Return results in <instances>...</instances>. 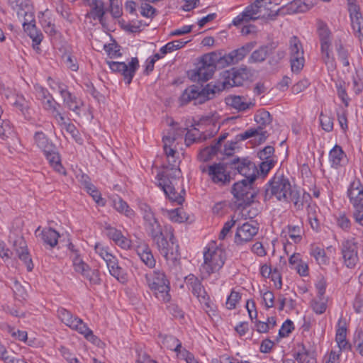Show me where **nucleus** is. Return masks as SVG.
Returning <instances> with one entry per match:
<instances>
[{"mask_svg":"<svg viewBox=\"0 0 363 363\" xmlns=\"http://www.w3.org/2000/svg\"><path fill=\"white\" fill-rule=\"evenodd\" d=\"M246 70V67L240 69L233 68L231 71H227L225 73V79L221 82H219L214 84L211 82L205 86L197 84L188 86L179 97L181 105H186L191 101H194L195 105L202 104L208 100L213 99L216 97V94L225 89L242 86L245 80L243 74H247L245 73Z\"/></svg>","mask_w":363,"mask_h":363,"instance_id":"1","label":"nucleus"},{"mask_svg":"<svg viewBox=\"0 0 363 363\" xmlns=\"http://www.w3.org/2000/svg\"><path fill=\"white\" fill-rule=\"evenodd\" d=\"M233 162V167L236 169L238 174L245 177V179L235 182L232 187V194L237 199L235 203L238 209H245L250 206L257 196V192L252 189V185L256 180L258 169L255 164L247 158H243V162L235 160Z\"/></svg>","mask_w":363,"mask_h":363,"instance_id":"2","label":"nucleus"},{"mask_svg":"<svg viewBox=\"0 0 363 363\" xmlns=\"http://www.w3.org/2000/svg\"><path fill=\"white\" fill-rule=\"evenodd\" d=\"M273 196L279 201L293 202L297 209L303 208V201H299V191L292 187L288 178L283 174H276L265 186L264 201Z\"/></svg>","mask_w":363,"mask_h":363,"instance_id":"3","label":"nucleus"},{"mask_svg":"<svg viewBox=\"0 0 363 363\" xmlns=\"http://www.w3.org/2000/svg\"><path fill=\"white\" fill-rule=\"evenodd\" d=\"M236 160L243 162V158L235 157L229 162H221L208 165V174L211 181L214 184L222 186L230 184V181L233 179L232 174L235 175L238 174L236 169L231 164L234 162H237Z\"/></svg>","mask_w":363,"mask_h":363,"instance_id":"4","label":"nucleus"},{"mask_svg":"<svg viewBox=\"0 0 363 363\" xmlns=\"http://www.w3.org/2000/svg\"><path fill=\"white\" fill-rule=\"evenodd\" d=\"M218 55L216 51L203 55L198 63L196 69L193 71L191 79L206 82L213 77L216 69H223V67L220 66Z\"/></svg>","mask_w":363,"mask_h":363,"instance_id":"5","label":"nucleus"},{"mask_svg":"<svg viewBox=\"0 0 363 363\" xmlns=\"http://www.w3.org/2000/svg\"><path fill=\"white\" fill-rule=\"evenodd\" d=\"M145 279L149 288L159 300L165 303L170 301L169 282L164 273L155 272L152 274H146Z\"/></svg>","mask_w":363,"mask_h":363,"instance_id":"6","label":"nucleus"},{"mask_svg":"<svg viewBox=\"0 0 363 363\" xmlns=\"http://www.w3.org/2000/svg\"><path fill=\"white\" fill-rule=\"evenodd\" d=\"M203 259L201 270L210 275L223 267L226 259V253L221 248L217 247L213 250L207 249L203 252Z\"/></svg>","mask_w":363,"mask_h":363,"instance_id":"7","label":"nucleus"},{"mask_svg":"<svg viewBox=\"0 0 363 363\" xmlns=\"http://www.w3.org/2000/svg\"><path fill=\"white\" fill-rule=\"evenodd\" d=\"M347 196L354 208L353 214L356 222L363 225V186L359 179L350 184Z\"/></svg>","mask_w":363,"mask_h":363,"instance_id":"8","label":"nucleus"},{"mask_svg":"<svg viewBox=\"0 0 363 363\" xmlns=\"http://www.w3.org/2000/svg\"><path fill=\"white\" fill-rule=\"evenodd\" d=\"M177 171L178 174L180 173L179 169ZM178 177L179 174H177L176 172L173 175L167 174L164 172H158L157 174V179L159 182L158 185L162 188L166 196L172 202L182 205L184 201V197L176 191L174 185L171 180V179H177Z\"/></svg>","mask_w":363,"mask_h":363,"instance_id":"9","label":"nucleus"},{"mask_svg":"<svg viewBox=\"0 0 363 363\" xmlns=\"http://www.w3.org/2000/svg\"><path fill=\"white\" fill-rule=\"evenodd\" d=\"M257 43L251 41L245 43L240 48L233 50L228 54L223 53V51H216L220 60V66L225 67L226 66L234 65L245 58L250 51L255 47Z\"/></svg>","mask_w":363,"mask_h":363,"instance_id":"10","label":"nucleus"},{"mask_svg":"<svg viewBox=\"0 0 363 363\" xmlns=\"http://www.w3.org/2000/svg\"><path fill=\"white\" fill-rule=\"evenodd\" d=\"M318 36L320 42V50L323 54V60L328 68L335 69L336 64L335 58L330 55V31L326 24L321 22L318 29Z\"/></svg>","mask_w":363,"mask_h":363,"instance_id":"11","label":"nucleus"},{"mask_svg":"<svg viewBox=\"0 0 363 363\" xmlns=\"http://www.w3.org/2000/svg\"><path fill=\"white\" fill-rule=\"evenodd\" d=\"M174 240V236L172 233L169 238V242L172 245L171 247L164 234L153 240L157 250L167 260H176L179 256V245L175 242Z\"/></svg>","mask_w":363,"mask_h":363,"instance_id":"12","label":"nucleus"},{"mask_svg":"<svg viewBox=\"0 0 363 363\" xmlns=\"http://www.w3.org/2000/svg\"><path fill=\"white\" fill-rule=\"evenodd\" d=\"M110 69L113 72H118L122 74L125 83L129 84L139 67V61L137 57H132L129 65L125 62L107 61Z\"/></svg>","mask_w":363,"mask_h":363,"instance_id":"13","label":"nucleus"},{"mask_svg":"<svg viewBox=\"0 0 363 363\" xmlns=\"http://www.w3.org/2000/svg\"><path fill=\"white\" fill-rule=\"evenodd\" d=\"M185 282L189 289L201 303H204L208 308L210 307L208 300L209 296L203 286L201 281L191 274L185 277Z\"/></svg>","mask_w":363,"mask_h":363,"instance_id":"14","label":"nucleus"},{"mask_svg":"<svg viewBox=\"0 0 363 363\" xmlns=\"http://www.w3.org/2000/svg\"><path fill=\"white\" fill-rule=\"evenodd\" d=\"M341 253L346 267L354 268L359 260L356 242L352 240L343 241L341 245Z\"/></svg>","mask_w":363,"mask_h":363,"instance_id":"15","label":"nucleus"},{"mask_svg":"<svg viewBox=\"0 0 363 363\" xmlns=\"http://www.w3.org/2000/svg\"><path fill=\"white\" fill-rule=\"evenodd\" d=\"M259 227L257 224H252L249 222L243 223L237 228L234 241L237 245L251 241L255 235L258 233Z\"/></svg>","mask_w":363,"mask_h":363,"instance_id":"16","label":"nucleus"},{"mask_svg":"<svg viewBox=\"0 0 363 363\" xmlns=\"http://www.w3.org/2000/svg\"><path fill=\"white\" fill-rule=\"evenodd\" d=\"M42 150L50 164L54 168V169L60 174H66L65 168L61 164L60 157L57 147L55 145L51 142Z\"/></svg>","mask_w":363,"mask_h":363,"instance_id":"17","label":"nucleus"},{"mask_svg":"<svg viewBox=\"0 0 363 363\" xmlns=\"http://www.w3.org/2000/svg\"><path fill=\"white\" fill-rule=\"evenodd\" d=\"M13 248L18 258L23 261L26 265L27 270L31 272L33 269V264L30 257L26 242L23 237H18L13 241Z\"/></svg>","mask_w":363,"mask_h":363,"instance_id":"18","label":"nucleus"},{"mask_svg":"<svg viewBox=\"0 0 363 363\" xmlns=\"http://www.w3.org/2000/svg\"><path fill=\"white\" fill-rule=\"evenodd\" d=\"M278 47L277 42H271L267 45L259 47L258 49L253 51L248 59L249 63H260L264 62L266 58L272 54V52Z\"/></svg>","mask_w":363,"mask_h":363,"instance_id":"19","label":"nucleus"},{"mask_svg":"<svg viewBox=\"0 0 363 363\" xmlns=\"http://www.w3.org/2000/svg\"><path fill=\"white\" fill-rule=\"evenodd\" d=\"M22 25L25 33L32 39L33 49H39L38 45L43 39V35L41 30L37 28L35 18L33 17L30 21H23Z\"/></svg>","mask_w":363,"mask_h":363,"instance_id":"20","label":"nucleus"},{"mask_svg":"<svg viewBox=\"0 0 363 363\" xmlns=\"http://www.w3.org/2000/svg\"><path fill=\"white\" fill-rule=\"evenodd\" d=\"M104 260L106 262L110 274L120 281L126 280V274L124 269L118 265V259L112 254L105 255Z\"/></svg>","mask_w":363,"mask_h":363,"instance_id":"21","label":"nucleus"},{"mask_svg":"<svg viewBox=\"0 0 363 363\" xmlns=\"http://www.w3.org/2000/svg\"><path fill=\"white\" fill-rule=\"evenodd\" d=\"M89 6L91 7V9L86 14V17L93 18L94 20L98 19L100 23L104 26V16L105 14L104 2L102 0H92L91 3H89Z\"/></svg>","mask_w":363,"mask_h":363,"instance_id":"22","label":"nucleus"},{"mask_svg":"<svg viewBox=\"0 0 363 363\" xmlns=\"http://www.w3.org/2000/svg\"><path fill=\"white\" fill-rule=\"evenodd\" d=\"M16 11L18 18H23V21H32L34 17V11L30 0H23L18 3L16 8H12Z\"/></svg>","mask_w":363,"mask_h":363,"instance_id":"23","label":"nucleus"},{"mask_svg":"<svg viewBox=\"0 0 363 363\" xmlns=\"http://www.w3.org/2000/svg\"><path fill=\"white\" fill-rule=\"evenodd\" d=\"M135 250L142 262L146 266L150 268H153L155 266L156 261L147 244L144 243L138 245Z\"/></svg>","mask_w":363,"mask_h":363,"instance_id":"24","label":"nucleus"},{"mask_svg":"<svg viewBox=\"0 0 363 363\" xmlns=\"http://www.w3.org/2000/svg\"><path fill=\"white\" fill-rule=\"evenodd\" d=\"M44 244L49 245L51 248L55 247L58 242L60 234L52 228H44L39 234Z\"/></svg>","mask_w":363,"mask_h":363,"instance_id":"25","label":"nucleus"},{"mask_svg":"<svg viewBox=\"0 0 363 363\" xmlns=\"http://www.w3.org/2000/svg\"><path fill=\"white\" fill-rule=\"evenodd\" d=\"M350 16L353 30L359 33V37L363 38V18L361 13L359 11H357L355 7H353Z\"/></svg>","mask_w":363,"mask_h":363,"instance_id":"26","label":"nucleus"},{"mask_svg":"<svg viewBox=\"0 0 363 363\" xmlns=\"http://www.w3.org/2000/svg\"><path fill=\"white\" fill-rule=\"evenodd\" d=\"M145 226L147 234L151 237L152 240L163 235L162 226L155 217L150 220L145 222Z\"/></svg>","mask_w":363,"mask_h":363,"instance_id":"27","label":"nucleus"},{"mask_svg":"<svg viewBox=\"0 0 363 363\" xmlns=\"http://www.w3.org/2000/svg\"><path fill=\"white\" fill-rule=\"evenodd\" d=\"M226 104L228 106L237 109L238 111H245L247 109L252 107L255 104L246 103L242 101V97L240 96H233L226 99Z\"/></svg>","mask_w":363,"mask_h":363,"instance_id":"28","label":"nucleus"},{"mask_svg":"<svg viewBox=\"0 0 363 363\" xmlns=\"http://www.w3.org/2000/svg\"><path fill=\"white\" fill-rule=\"evenodd\" d=\"M113 206L118 212L124 214L128 218H131L135 216L134 211L121 197L113 200Z\"/></svg>","mask_w":363,"mask_h":363,"instance_id":"29","label":"nucleus"},{"mask_svg":"<svg viewBox=\"0 0 363 363\" xmlns=\"http://www.w3.org/2000/svg\"><path fill=\"white\" fill-rule=\"evenodd\" d=\"M308 9V5L302 0H294L286 5V12L288 13H303Z\"/></svg>","mask_w":363,"mask_h":363,"instance_id":"30","label":"nucleus"},{"mask_svg":"<svg viewBox=\"0 0 363 363\" xmlns=\"http://www.w3.org/2000/svg\"><path fill=\"white\" fill-rule=\"evenodd\" d=\"M290 58L303 56V49L300 40L296 36H293L289 40Z\"/></svg>","mask_w":363,"mask_h":363,"instance_id":"31","label":"nucleus"},{"mask_svg":"<svg viewBox=\"0 0 363 363\" xmlns=\"http://www.w3.org/2000/svg\"><path fill=\"white\" fill-rule=\"evenodd\" d=\"M281 0H270L268 2H266L264 5V8L269 11L267 14V18L270 20H274L277 16L279 15L280 12L284 13V10L286 9V6H283L281 8L274 9L272 5L274 4V6H277L280 4Z\"/></svg>","mask_w":363,"mask_h":363,"instance_id":"32","label":"nucleus"},{"mask_svg":"<svg viewBox=\"0 0 363 363\" xmlns=\"http://www.w3.org/2000/svg\"><path fill=\"white\" fill-rule=\"evenodd\" d=\"M345 156L342 147L339 145H335L334 147L330 151L329 158L332 162V166L337 167L340 165L343 157Z\"/></svg>","mask_w":363,"mask_h":363,"instance_id":"33","label":"nucleus"},{"mask_svg":"<svg viewBox=\"0 0 363 363\" xmlns=\"http://www.w3.org/2000/svg\"><path fill=\"white\" fill-rule=\"evenodd\" d=\"M191 40H173L172 42H169L164 46L160 48V52L162 55H164L169 52H172L174 50H179L184 47L186 43L190 42Z\"/></svg>","mask_w":363,"mask_h":363,"instance_id":"34","label":"nucleus"},{"mask_svg":"<svg viewBox=\"0 0 363 363\" xmlns=\"http://www.w3.org/2000/svg\"><path fill=\"white\" fill-rule=\"evenodd\" d=\"M264 6L262 4H259V1H256L251 5L248 6L245 10L242 12V16L247 18L248 22L251 20L255 21L259 18V17H255L254 16L259 12V9Z\"/></svg>","mask_w":363,"mask_h":363,"instance_id":"35","label":"nucleus"},{"mask_svg":"<svg viewBox=\"0 0 363 363\" xmlns=\"http://www.w3.org/2000/svg\"><path fill=\"white\" fill-rule=\"evenodd\" d=\"M67 108L72 111L77 116H80V111L83 106V102L77 99L75 96L72 95L69 98H66L64 101Z\"/></svg>","mask_w":363,"mask_h":363,"instance_id":"36","label":"nucleus"},{"mask_svg":"<svg viewBox=\"0 0 363 363\" xmlns=\"http://www.w3.org/2000/svg\"><path fill=\"white\" fill-rule=\"evenodd\" d=\"M162 337V344L167 348L173 351H177L179 348H182L181 342L175 337L172 335H161Z\"/></svg>","mask_w":363,"mask_h":363,"instance_id":"37","label":"nucleus"},{"mask_svg":"<svg viewBox=\"0 0 363 363\" xmlns=\"http://www.w3.org/2000/svg\"><path fill=\"white\" fill-rule=\"evenodd\" d=\"M335 47L337 51L338 57L342 62V64L345 67H347L350 65V62L348 60L349 53L348 51L343 46L341 40H337L335 41Z\"/></svg>","mask_w":363,"mask_h":363,"instance_id":"38","label":"nucleus"},{"mask_svg":"<svg viewBox=\"0 0 363 363\" xmlns=\"http://www.w3.org/2000/svg\"><path fill=\"white\" fill-rule=\"evenodd\" d=\"M255 121L258 124L257 127L264 129L267 125H269L272 122V118L269 111H263L255 116Z\"/></svg>","mask_w":363,"mask_h":363,"instance_id":"39","label":"nucleus"},{"mask_svg":"<svg viewBox=\"0 0 363 363\" xmlns=\"http://www.w3.org/2000/svg\"><path fill=\"white\" fill-rule=\"evenodd\" d=\"M44 106L46 109L51 110L53 113H55V117L59 119L60 122L64 123V116L56 108V106H60V104H57L51 96L50 99L44 102Z\"/></svg>","mask_w":363,"mask_h":363,"instance_id":"40","label":"nucleus"},{"mask_svg":"<svg viewBox=\"0 0 363 363\" xmlns=\"http://www.w3.org/2000/svg\"><path fill=\"white\" fill-rule=\"evenodd\" d=\"M320 123L322 128L326 132H331L333 130V118L323 112L319 116Z\"/></svg>","mask_w":363,"mask_h":363,"instance_id":"41","label":"nucleus"},{"mask_svg":"<svg viewBox=\"0 0 363 363\" xmlns=\"http://www.w3.org/2000/svg\"><path fill=\"white\" fill-rule=\"evenodd\" d=\"M169 218L175 223H183L186 219V214L180 209L167 210Z\"/></svg>","mask_w":363,"mask_h":363,"instance_id":"42","label":"nucleus"},{"mask_svg":"<svg viewBox=\"0 0 363 363\" xmlns=\"http://www.w3.org/2000/svg\"><path fill=\"white\" fill-rule=\"evenodd\" d=\"M13 105L21 110L26 118L29 119L30 118L28 104L23 96H18L16 100L13 103Z\"/></svg>","mask_w":363,"mask_h":363,"instance_id":"43","label":"nucleus"},{"mask_svg":"<svg viewBox=\"0 0 363 363\" xmlns=\"http://www.w3.org/2000/svg\"><path fill=\"white\" fill-rule=\"evenodd\" d=\"M217 152L218 151L216 150L215 147L210 145L202 149L198 157L201 161L206 162L211 160L213 156L216 155Z\"/></svg>","mask_w":363,"mask_h":363,"instance_id":"44","label":"nucleus"},{"mask_svg":"<svg viewBox=\"0 0 363 363\" xmlns=\"http://www.w3.org/2000/svg\"><path fill=\"white\" fill-rule=\"evenodd\" d=\"M62 59L67 65V67L72 71H77L79 69L77 59L72 56L70 53H64L62 56Z\"/></svg>","mask_w":363,"mask_h":363,"instance_id":"45","label":"nucleus"},{"mask_svg":"<svg viewBox=\"0 0 363 363\" xmlns=\"http://www.w3.org/2000/svg\"><path fill=\"white\" fill-rule=\"evenodd\" d=\"M119 48L120 46L116 43V41L113 43L105 44L104 45V49L111 58L121 56Z\"/></svg>","mask_w":363,"mask_h":363,"instance_id":"46","label":"nucleus"},{"mask_svg":"<svg viewBox=\"0 0 363 363\" xmlns=\"http://www.w3.org/2000/svg\"><path fill=\"white\" fill-rule=\"evenodd\" d=\"M70 328L76 330L79 333L84 335V336H85L86 334H87L91 330L83 322V320L78 317H75L74 323L72 324Z\"/></svg>","mask_w":363,"mask_h":363,"instance_id":"47","label":"nucleus"},{"mask_svg":"<svg viewBox=\"0 0 363 363\" xmlns=\"http://www.w3.org/2000/svg\"><path fill=\"white\" fill-rule=\"evenodd\" d=\"M335 86L337 88L338 96L341 99L345 106H348L350 99L345 88V82L340 81L339 82L336 83Z\"/></svg>","mask_w":363,"mask_h":363,"instance_id":"48","label":"nucleus"},{"mask_svg":"<svg viewBox=\"0 0 363 363\" xmlns=\"http://www.w3.org/2000/svg\"><path fill=\"white\" fill-rule=\"evenodd\" d=\"M304 57H294L290 58L291 68L293 72L298 73L304 66Z\"/></svg>","mask_w":363,"mask_h":363,"instance_id":"49","label":"nucleus"},{"mask_svg":"<svg viewBox=\"0 0 363 363\" xmlns=\"http://www.w3.org/2000/svg\"><path fill=\"white\" fill-rule=\"evenodd\" d=\"M294 330V323L287 319L284 322L281 328L279 330V336L280 337H287Z\"/></svg>","mask_w":363,"mask_h":363,"instance_id":"50","label":"nucleus"},{"mask_svg":"<svg viewBox=\"0 0 363 363\" xmlns=\"http://www.w3.org/2000/svg\"><path fill=\"white\" fill-rule=\"evenodd\" d=\"M57 312L62 321L70 328L72 324L74 323L75 317H73L72 314L65 308H60Z\"/></svg>","mask_w":363,"mask_h":363,"instance_id":"51","label":"nucleus"},{"mask_svg":"<svg viewBox=\"0 0 363 363\" xmlns=\"http://www.w3.org/2000/svg\"><path fill=\"white\" fill-rule=\"evenodd\" d=\"M83 276L87 279L91 284H100L101 283L99 272L97 269L92 270L89 268Z\"/></svg>","mask_w":363,"mask_h":363,"instance_id":"52","label":"nucleus"},{"mask_svg":"<svg viewBox=\"0 0 363 363\" xmlns=\"http://www.w3.org/2000/svg\"><path fill=\"white\" fill-rule=\"evenodd\" d=\"M34 139L37 146L41 150L51 143L43 132H36L34 135Z\"/></svg>","mask_w":363,"mask_h":363,"instance_id":"53","label":"nucleus"},{"mask_svg":"<svg viewBox=\"0 0 363 363\" xmlns=\"http://www.w3.org/2000/svg\"><path fill=\"white\" fill-rule=\"evenodd\" d=\"M139 209L143 214V219L145 222H147L148 220H152L153 218H155V215L153 212L152 211V209L149 205H147L146 203L140 202L138 204Z\"/></svg>","mask_w":363,"mask_h":363,"instance_id":"54","label":"nucleus"},{"mask_svg":"<svg viewBox=\"0 0 363 363\" xmlns=\"http://www.w3.org/2000/svg\"><path fill=\"white\" fill-rule=\"evenodd\" d=\"M289 237L295 242L298 243L301 240V227L298 225H288Z\"/></svg>","mask_w":363,"mask_h":363,"instance_id":"55","label":"nucleus"},{"mask_svg":"<svg viewBox=\"0 0 363 363\" xmlns=\"http://www.w3.org/2000/svg\"><path fill=\"white\" fill-rule=\"evenodd\" d=\"M105 230L106 231V235L111 240H112L115 243L121 238L122 233L121 230H117L116 228L111 227L110 225H107L105 227Z\"/></svg>","mask_w":363,"mask_h":363,"instance_id":"56","label":"nucleus"},{"mask_svg":"<svg viewBox=\"0 0 363 363\" xmlns=\"http://www.w3.org/2000/svg\"><path fill=\"white\" fill-rule=\"evenodd\" d=\"M354 344L360 355L363 356V331L357 330L354 336Z\"/></svg>","mask_w":363,"mask_h":363,"instance_id":"57","label":"nucleus"},{"mask_svg":"<svg viewBox=\"0 0 363 363\" xmlns=\"http://www.w3.org/2000/svg\"><path fill=\"white\" fill-rule=\"evenodd\" d=\"M274 148L271 145H267L262 150H261L257 155L261 160H274L272 159V156L274 155Z\"/></svg>","mask_w":363,"mask_h":363,"instance_id":"58","label":"nucleus"},{"mask_svg":"<svg viewBox=\"0 0 363 363\" xmlns=\"http://www.w3.org/2000/svg\"><path fill=\"white\" fill-rule=\"evenodd\" d=\"M286 52L284 50H279L276 52L273 51L272 54L269 55L268 62L270 65H277L284 58Z\"/></svg>","mask_w":363,"mask_h":363,"instance_id":"59","label":"nucleus"},{"mask_svg":"<svg viewBox=\"0 0 363 363\" xmlns=\"http://www.w3.org/2000/svg\"><path fill=\"white\" fill-rule=\"evenodd\" d=\"M235 223H236V220H234L233 217H232L230 220H228L225 223V224L218 235L219 240L225 239L227 235L230 232V230L235 225Z\"/></svg>","mask_w":363,"mask_h":363,"instance_id":"60","label":"nucleus"},{"mask_svg":"<svg viewBox=\"0 0 363 363\" xmlns=\"http://www.w3.org/2000/svg\"><path fill=\"white\" fill-rule=\"evenodd\" d=\"M141 15L144 17L152 18L157 13V10L149 4H142L141 5Z\"/></svg>","mask_w":363,"mask_h":363,"instance_id":"61","label":"nucleus"},{"mask_svg":"<svg viewBox=\"0 0 363 363\" xmlns=\"http://www.w3.org/2000/svg\"><path fill=\"white\" fill-rule=\"evenodd\" d=\"M241 296L240 293L232 291L230 296L227 298L226 305L228 309L235 308L237 302L240 299Z\"/></svg>","mask_w":363,"mask_h":363,"instance_id":"62","label":"nucleus"},{"mask_svg":"<svg viewBox=\"0 0 363 363\" xmlns=\"http://www.w3.org/2000/svg\"><path fill=\"white\" fill-rule=\"evenodd\" d=\"M311 307L314 312L317 314H322L323 313L327 308L326 303L322 301H316V300H312L311 301Z\"/></svg>","mask_w":363,"mask_h":363,"instance_id":"63","label":"nucleus"},{"mask_svg":"<svg viewBox=\"0 0 363 363\" xmlns=\"http://www.w3.org/2000/svg\"><path fill=\"white\" fill-rule=\"evenodd\" d=\"M347 334L336 333L335 340L340 350L348 348L351 350V345L346 340Z\"/></svg>","mask_w":363,"mask_h":363,"instance_id":"64","label":"nucleus"}]
</instances>
